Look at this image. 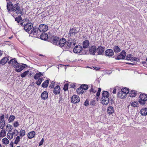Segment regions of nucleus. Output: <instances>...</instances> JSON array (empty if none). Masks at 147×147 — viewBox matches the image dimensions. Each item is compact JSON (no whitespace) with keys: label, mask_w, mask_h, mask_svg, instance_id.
Listing matches in <instances>:
<instances>
[{"label":"nucleus","mask_w":147,"mask_h":147,"mask_svg":"<svg viewBox=\"0 0 147 147\" xmlns=\"http://www.w3.org/2000/svg\"><path fill=\"white\" fill-rule=\"evenodd\" d=\"M48 30V26L47 25L45 24H41L39 26L38 31L40 32H44Z\"/></svg>","instance_id":"0eeeda50"},{"label":"nucleus","mask_w":147,"mask_h":147,"mask_svg":"<svg viewBox=\"0 0 147 147\" xmlns=\"http://www.w3.org/2000/svg\"><path fill=\"white\" fill-rule=\"evenodd\" d=\"M62 99V98L61 96H60L59 98V102H60L61 99Z\"/></svg>","instance_id":"338daca9"},{"label":"nucleus","mask_w":147,"mask_h":147,"mask_svg":"<svg viewBox=\"0 0 147 147\" xmlns=\"http://www.w3.org/2000/svg\"><path fill=\"white\" fill-rule=\"evenodd\" d=\"M96 50L97 49H96L95 46H92L89 49L90 53L91 54L94 55L96 51Z\"/></svg>","instance_id":"ddd939ff"},{"label":"nucleus","mask_w":147,"mask_h":147,"mask_svg":"<svg viewBox=\"0 0 147 147\" xmlns=\"http://www.w3.org/2000/svg\"><path fill=\"white\" fill-rule=\"evenodd\" d=\"M127 94H125L124 93H123L121 91H119L117 94V96L121 98H125L126 96V95Z\"/></svg>","instance_id":"f3484780"},{"label":"nucleus","mask_w":147,"mask_h":147,"mask_svg":"<svg viewBox=\"0 0 147 147\" xmlns=\"http://www.w3.org/2000/svg\"><path fill=\"white\" fill-rule=\"evenodd\" d=\"M20 139L21 138L19 136H17L15 140L14 144H17L20 142Z\"/></svg>","instance_id":"c03bdc74"},{"label":"nucleus","mask_w":147,"mask_h":147,"mask_svg":"<svg viewBox=\"0 0 147 147\" xmlns=\"http://www.w3.org/2000/svg\"><path fill=\"white\" fill-rule=\"evenodd\" d=\"M121 91L126 94H127L129 92V89L127 88H122Z\"/></svg>","instance_id":"2f4dec72"},{"label":"nucleus","mask_w":147,"mask_h":147,"mask_svg":"<svg viewBox=\"0 0 147 147\" xmlns=\"http://www.w3.org/2000/svg\"><path fill=\"white\" fill-rule=\"evenodd\" d=\"M76 39L70 38L67 41L66 45L64 46L66 49L73 47V46L76 45Z\"/></svg>","instance_id":"39448f33"},{"label":"nucleus","mask_w":147,"mask_h":147,"mask_svg":"<svg viewBox=\"0 0 147 147\" xmlns=\"http://www.w3.org/2000/svg\"><path fill=\"white\" fill-rule=\"evenodd\" d=\"M78 31L75 28H71L69 33L68 36L70 37H73V38H75L77 37Z\"/></svg>","instance_id":"423d86ee"},{"label":"nucleus","mask_w":147,"mask_h":147,"mask_svg":"<svg viewBox=\"0 0 147 147\" xmlns=\"http://www.w3.org/2000/svg\"><path fill=\"white\" fill-rule=\"evenodd\" d=\"M25 135V130L21 129L20 131V136L23 137Z\"/></svg>","instance_id":"58836bf2"},{"label":"nucleus","mask_w":147,"mask_h":147,"mask_svg":"<svg viewBox=\"0 0 147 147\" xmlns=\"http://www.w3.org/2000/svg\"><path fill=\"white\" fill-rule=\"evenodd\" d=\"M109 93L107 91H104L102 94V97L101 99L102 103L107 105L109 102Z\"/></svg>","instance_id":"20e7f679"},{"label":"nucleus","mask_w":147,"mask_h":147,"mask_svg":"<svg viewBox=\"0 0 147 147\" xmlns=\"http://www.w3.org/2000/svg\"><path fill=\"white\" fill-rule=\"evenodd\" d=\"M68 84H67L64 85L63 89L65 91H66L68 90Z\"/></svg>","instance_id":"8fccbe9b"},{"label":"nucleus","mask_w":147,"mask_h":147,"mask_svg":"<svg viewBox=\"0 0 147 147\" xmlns=\"http://www.w3.org/2000/svg\"><path fill=\"white\" fill-rule=\"evenodd\" d=\"M136 95V91L134 90H132L131 91L129 94V96L130 97H134Z\"/></svg>","instance_id":"7c9ffc66"},{"label":"nucleus","mask_w":147,"mask_h":147,"mask_svg":"<svg viewBox=\"0 0 147 147\" xmlns=\"http://www.w3.org/2000/svg\"><path fill=\"white\" fill-rule=\"evenodd\" d=\"M54 82L53 81H52V82H51V86H50V87L51 86V88H52L54 86Z\"/></svg>","instance_id":"680f3d73"},{"label":"nucleus","mask_w":147,"mask_h":147,"mask_svg":"<svg viewBox=\"0 0 147 147\" xmlns=\"http://www.w3.org/2000/svg\"><path fill=\"white\" fill-rule=\"evenodd\" d=\"M139 97L140 99L147 100V95L145 94H141Z\"/></svg>","instance_id":"bb28decb"},{"label":"nucleus","mask_w":147,"mask_h":147,"mask_svg":"<svg viewBox=\"0 0 147 147\" xmlns=\"http://www.w3.org/2000/svg\"><path fill=\"white\" fill-rule=\"evenodd\" d=\"M13 6V5L11 2H9V3H7V9L8 11H12Z\"/></svg>","instance_id":"aec40b11"},{"label":"nucleus","mask_w":147,"mask_h":147,"mask_svg":"<svg viewBox=\"0 0 147 147\" xmlns=\"http://www.w3.org/2000/svg\"><path fill=\"white\" fill-rule=\"evenodd\" d=\"M40 38L43 40H45L48 38V36L47 34L45 32H43L40 36Z\"/></svg>","instance_id":"412c9836"},{"label":"nucleus","mask_w":147,"mask_h":147,"mask_svg":"<svg viewBox=\"0 0 147 147\" xmlns=\"http://www.w3.org/2000/svg\"><path fill=\"white\" fill-rule=\"evenodd\" d=\"M115 53H118L120 52L121 50L118 46H115L114 47L113 49Z\"/></svg>","instance_id":"f704fd0d"},{"label":"nucleus","mask_w":147,"mask_h":147,"mask_svg":"<svg viewBox=\"0 0 147 147\" xmlns=\"http://www.w3.org/2000/svg\"><path fill=\"white\" fill-rule=\"evenodd\" d=\"M82 50V46L80 45H76L73 49V52L75 53H80Z\"/></svg>","instance_id":"1a4fd4ad"},{"label":"nucleus","mask_w":147,"mask_h":147,"mask_svg":"<svg viewBox=\"0 0 147 147\" xmlns=\"http://www.w3.org/2000/svg\"><path fill=\"white\" fill-rule=\"evenodd\" d=\"M97 53L98 55H101L104 53L105 51V47L101 46H99L97 49Z\"/></svg>","instance_id":"9b49d317"},{"label":"nucleus","mask_w":147,"mask_h":147,"mask_svg":"<svg viewBox=\"0 0 147 147\" xmlns=\"http://www.w3.org/2000/svg\"><path fill=\"white\" fill-rule=\"evenodd\" d=\"M133 57L131 54L127 55L126 56V59L127 60H130L132 61V59Z\"/></svg>","instance_id":"79ce46f5"},{"label":"nucleus","mask_w":147,"mask_h":147,"mask_svg":"<svg viewBox=\"0 0 147 147\" xmlns=\"http://www.w3.org/2000/svg\"><path fill=\"white\" fill-rule=\"evenodd\" d=\"M138 104H139L138 102L135 101H134L131 103V105L134 107H137Z\"/></svg>","instance_id":"a19ab883"},{"label":"nucleus","mask_w":147,"mask_h":147,"mask_svg":"<svg viewBox=\"0 0 147 147\" xmlns=\"http://www.w3.org/2000/svg\"><path fill=\"white\" fill-rule=\"evenodd\" d=\"M52 42L54 45H56L59 46V38L56 36H53Z\"/></svg>","instance_id":"dca6fc26"},{"label":"nucleus","mask_w":147,"mask_h":147,"mask_svg":"<svg viewBox=\"0 0 147 147\" xmlns=\"http://www.w3.org/2000/svg\"><path fill=\"white\" fill-rule=\"evenodd\" d=\"M29 71H25L20 76L22 78L25 77L28 74Z\"/></svg>","instance_id":"4c0bfd02"},{"label":"nucleus","mask_w":147,"mask_h":147,"mask_svg":"<svg viewBox=\"0 0 147 147\" xmlns=\"http://www.w3.org/2000/svg\"><path fill=\"white\" fill-rule=\"evenodd\" d=\"M19 125V123L17 121H16L14 122V123H13V126L14 127H18Z\"/></svg>","instance_id":"09e8293b"},{"label":"nucleus","mask_w":147,"mask_h":147,"mask_svg":"<svg viewBox=\"0 0 147 147\" xmlns=\"http://www.w3.org/2000/svg\"><path fill=\"white\" fill-rule=\"evenodd\" d=\"M3 143L5 144H7L9 143V141L6 138H4L2 139Z\"/></svg>","instance_id":"e433bc0d"},{"label":"nucleus","mask_w":147,"mask_h":147,"mask_svg":"<svg viewBox=\"0 0 147 147\" xmlns=\"http://www.w3.org/2000/svg\"><path fill=\"white\" fill-rule=\"evenodd\" d=\"M49 83V80H47L44 81L42 84V87L43 88H46Z\"/></svg>","instance_id":"cd10ccee"},{"label":"nucleus","mask_w":147,"mask_h":147,"mask_svg":"<svg viewBox=\"0 0 147 147\" xmlns=\"http://www.w3.org/2000/svg\"><path fill=\"white\" fill-rule=\"evenodd\" d=\"M5 115L4 114L3 115L0 116V121H5L4 119Z\"/></svg>","instance_id":"3c124183"},{"label":"nucleus","mask_w":147,"mask_h":147,"mask_svg":"<svg viewBox=\"0 0 147 147\" xmlns=\"http://www.w3.org/2000/svg\"><path fill=\"white\" fill-rule=\"evenodd\" d=\"M146 100L139 99L138 100V102L141 105H144L146 103Z\"/></svg>","instance_id":"49530a36"},{"label":"nucleus","mask_w":147,"mask_h":147,"mask_svg":"<svg viewBox=\"0 0 147 147\" xmlns=\"http://www.w3.org/2000/svg\"><path fill=\"white\" fill-rule=\"evenodd\" d=\"M132 61H135L138 62L139 61L140 59L136 57H132Z\"/></svg>","instance_id":"603ef678"},{"label":"nucleus","mask_w":147,"mask_h":147,"mask_svg":"<svg viewBox=\"0 0 147 147\" xmlns=\"http://www.w3.org/2000/svg\"><path fill=\"white\" fill-rule=\"evenodd\" d=\"M76 84L75 83H73L70 85L71 87L73 88H75L76 87Z\"/></svg>","instance_id":"6e6d98bb"},{"label":"nucleus","mask_w":147,"mask_h":147,"mask_svg":"<svg viewBox=\"0 0 147 147\" xmlns=\"http://www.w3.org/2000/svg\"><path fill=\"white\" fill-rule=\"evenodd\" d=\"M107 113L109 114H112L114 112V110L113 107L111 106L109 107L107 109Z\"/></svg>","instance_id":"a878e982"},{"label":"nucleus","mask_w":147,"mask_h":147,"mask_svg":"<svg viewBox=\"0 0 147 147\" xmlns=\"http://www.w3.org/2000/svg\"><path fill=\"white\" fill-rule=\"evenodd\" d=\"M105 54L106 56L111 57L113 55L114 52L112 49H107L105 51Z\"/></svg>","instance_id":"f8f14e48"},{"label":"nucleus","mask_w":147,"mask_h":147,"mask_svg":"<svg viewBox=\"0 0 147 147\" xmlns=\"http://www.w3.org/2000/svg\"><path fill=\"white\" fill-rule=\"evenodd\" d=\"M80 86L83 90H87L88 88V86L86 84H82Z\"/></svg>","instance_id":"a18cd8bd"},{"label":"nucleus","mask_w":147,"mask_h":147,"mask_svg":"<svg viewBox=\"0 0 147 147\" xmlns=\"http://www.w3.org/2000/svg\"><path fill=\"white\" fill-rule=\"evenodd\" d=\"M20 24V25L24 26V30L29 34H32L34 37L37 36V34L39 33L38 32V29L36 26L33 27H33L32 24L29 23L26 24L24 22H22Z\"/></svg>","instance_id":"f257e3e1"},{"label":"nucleus","mask_w":147,"mask_h":147,"mask_svg":"<svg viewBox=\"0 0 147 147\" xmlns=\"http://www.w3.org/2000/svg\"><path fill=\"white\" fill-rule=\"evenodd\" d=\"M140 113L142 116H146L147 114V109L146 108L142 109L140 111Z\"/></svg>","instance_id":"5701e85b"},{"label":"nucleus","mask_w":147,"mask_h":147,"mask_svg":"<svg viewBox=\"0 0 147 147\" xmlns=\"http://www.w3.org/2000/svg\"><path fill=\"white\" fill-rule=\"evenodd\" d=\"M13 143L12 142H11L10 144V145L11 146V147H13Z\"/></svg>","instance_id":"0e129e2a"},{"label":"nucleus","mask_w":147,"mask_h":147,"mask_svg":"<svg viewBox=\"0 0 147 147\" xmlns=\"http://www.w3.org/2000/svg\"><path fill=\"white\" fill-rule=\"evenodd\" d=\"M89 105V101L87 99L84 102V105L86 106H88Z\"/></svg>","instance_id":"4d7b16f0"},{"label":"nucleus","mask_w":147,"mask_h":147,"mask_svg":"<svg viewBox=\"0 0 147 147\" xmlns=\"http://www.w3.org/2000/svg\"><path fill=\"white\" fill-rule=\"evenodd\" d=\"M36 133L34 131H32L28 133L27 136L29 139H31L33 138L35 136Z\"/></svg>","instance_id":"a211bd4d"},{"label":"nucleus","mask_w":147,"mask_h":147,"mask_svg":"<svg viewBox=\"0 0 147 147\" xmlns=\"http://www.w3.org/2000/svg\"><path fill=\"white\" fill-rule=\"evenodd\" d=\"M94 68L96 69V70H99L100 68L99 67H94Z\"/></svg>","instance_id":"e2e57ef3"},{"label":"nucleus","mask_w":147,"mask_h":147,"mask_svg":"<svg viewBox=\"0 0 147 147\" xmlns=\"http://www.w3.org/2000/svg\"><path fill=\"white\" fill-rule=\"evenodd\" d=\"M42 76L43 75L42 74V73L40 72H39L38 73L36 74L35 75L34 77V78L35 80H37L40 77Z\"/></svg>","instance_id":"c85d7f7f"},{"label":"nucleus","mask_w":147,"mask_h":147,"mask_svg":"<svg viewBox=\"0 0 147 147\" xmlns=\"http://www.w3.org/2000/svg\"><path fill=\"white\" fill-rule=\"evenodd\" d=\"M5 121H0V127L1 129H3L5 126Z\"/></svg>","instance_id":"37998d69"},{"label":"nucleus","mask_w":147,"mask_h":147,"mask_svg":"<svg viewBox=\"0 0 147 147\" xmlns=\"http://www.w3.org/2000/svg\"><path fill=\"white\" fill-rule=\"evenodd\" d=\"M95 101L94 100H91L90 104L91 105H94Z\"/></svg>","instance_id":"5fc2aeb1"},{"label":"nucleus","mask_w":147,"mask_h":147,"mask_svg":"<svg viewBox=\"0 0 147 147\" xmlns=\"http://www.w3.org/2000/svg\"><path fill=\"white\" fill-rule=\"evenodd\" d=\"M13 131L15 132V133L16 134V136H17L18 134V133H19V132L16 129H15L14 130H13Z\"/></svg>","instance_id":"052dcab7"},{"label":"nucleus","mask_w":147,"mask_h":147,"mask_svg":"<svg viewBox=\"0 0 147 147\" xmlns=\"http://www.w3.org/2000/svg\"><path fill=\"white\" fill-rule=\"evenodd\" d=\"M66 42V40L64 38H62L60 40L59 39V46L61 47H63Z\"/></svg>","instance_id":"4468645a"},{"label":"nucleus","mask_w":147,"mask_h":147,"mask_svg":"<svg viewBox=\"0 0 147 147\" xmlns=\"http://www.w3.org/2000/svg\"><path fill=\"white\" fill-rule=\"evenodd\" d=\"M100 93L97 92L96 94V96H99L100 95Z\"/></svg>","instance_id":"69168bd1"},{"label":"nucleus","mask_w":147,"mask_h":147,"mask_svg":"<svg viewBox=\"0 0 147 147\" xmlns=\"http://www.w3.org/2000/svg\"><path fill=\"white\" fill-rule=\"evenodd\" d=\"M11 63L12 66L15 68V71L17 72H21L27 66L25 64H20L17 62L15 58L11 59L8 63L10 64Z\"/></svg>","instance_id":"f03ea898"},{"label":"nucleus","mask_w":147,"mask_h":147,"mask_svg":"<svg viewBox=\"0 0 147 147\" xmlns=\"http://www.w3.org/2000/svg\"><path fill=\"white\" fill-rule=\"evenodd\" d=\"M126 55V53L125 51H122L118 55L117 58V59H124L125 58V57Z\"/></svg>","instance_id":"9d476101"},{"label":"nucleus","mask_w":147,"mask_h":147,"mask_svg":"<svg viewBox=\"0 0 147 147\" xmlns=\"http://www.w3.org/2000/svg\"><path fill=\"white\" fill-rule=\"evenodd\" d=\"M60 91V88L59 86H55L54 90L53 92L55 94H59Z\"/></svg>","instance_id":"6ab92c4d"},{"label":"nucleus","mask_w":147,"mask_h":147,"mask_svg":"<svg viewBox=\"0 0 147 147\" xmlns=\"http://www.w3.org/2000/svg\"><path fill=\"white\" fill-rule=\"evenodd\" d=\"M11 134V133L10 132H8V133L7 134V138H8L10 140V134Z\"/></svg>","instance_id":"13d9d810"},{"label":"nucleus","mask_w":147,"mask_h":147,"mask_svg":"<svg viewBox=\"0 0 147 147\" xmlns=\"http://www.w3.org/2000/svg\"><path fill=\"white\" fill-rule=\"evenodd\" d=\"M89 42L88 40H85L83 42V47L84 49L88 48L89 45Z\"/></svg>","instance_id":"4be33fe9"},{"label":"nucleus","mask_w":147,"mask_h":147,"mask_svg":"<svg viewBox=\"0 0 147 147\" xmlns=\"http://www.w3.org/2000/svg\"><path fill=\"white\" fill-rule=\"evenodd\" d=\"M8 59L7 57H3L0 61V64L4 65L7 62Z\"/></svg>","instance_id":"b1692460"},{"label":"nucleus","mask_w":147,"mask_h":147,"mask_svg":"<svg viewBox=\"0 0 147 147\" xmlns=\"http://www.w3.org/2000/svg\"><path fill=\"white\" fill-rule=\"evenodd\" d=\"M44 142V139L43 138H42L41 141L40 142L39 144V146H40L42 145L43 143Z\"/></svg>","instance_id":"bf43d9fd"},{"label":"nucleus","mask_w":147,"mask_h":147,"mask_svg":"<svg viewBox=\"0 0 147 147\" xmlns=\"http://www.w3.org/2000/svg\"><path fill=\"white\" fill-rule=\"evenodd\" d=\"M96 88L94 87V88H93V86H92V87L90 90V92H93V93H95L96 92V89H95Z\"/></svg>","instance_id":"de8ad7c7"},{"label":"nucleus","mask_w":147,"mask_h":147,"mask_svg":"<svg viewBox=\"0 0 147 147\" xmlns=\"http://www.w3.org/2000/svg\"><path fill=\"white\" fill-rule=\"evenodd\" d=\"M101 89L100 88H98V92H101Z\"/></svg>","instance_id":"774afa93"},{"label":"nucleus","mask_w":147,"mask_h":147,"mask_svg":"<svg viewBox=\"0 0 147 147\" xmlns=\"http://www.w3.org/2000/svg\"><path fill=\"white\" fill-rule=\"evenodd\" d=\"M77 92L79 94H82L83 93L84 91L80 86V88H79L77 89Z\"/></svg>","instance_id":"473e14b6"},{"label":"nucleus","mask_w":147,"mask_h":147,"mask_svg":"<svg viewBox=\"0 0 147 147\" xmlns=\"http://www.w3.org/2000/svg\"><path fill=\"white\" fill-rule=\"evenodd\" d=\"M15 118V117L13 115H11L8 119V121L9 123H11L13 121Z\"/></svg>","instance_id":"c756f323"},{"label":"nucleus","mask_w":147,"mask_h":147,"mask_svg":"<svg viewBox=\"0 0 147 147\" xmlns=\"http://www.w3.org/2000/svg\"><path fill=\"white\" fill-rule=\"evenodd\" d=\"M8 128V129H9V130L8 129H7L6 130H8V132H11L13 129L12 126L9 124H7V125L6 128Z\"/></svg>","instance_id":"c9c22d12"},{"label":"nucleus","mask_w":147,"mask_h":147,"mask_svg":"<svg viewBox=\"0 0 147 147\" xmlns=\"http://www.w3.org/2000/svg\"><path fill=\"white\" fill-rule=\"evenodd\" d=\"M6 131L5 130L3 129L1 131L0 136L1 137H3L5 136Z\"/></svg>","instance_id":"72a5a7b5"},{"label":"nucleus","mask_w":147,"mask_h":147,"mask_svg":"<svg viewBox=\"0 0 147 147\" xmlns=\"http://www.w3.org/2000/svg\"><path fill=\"white\" fill-rule=\"evenodd\" d=\"M23 11V8L20 6L18 3L15 4L13 5V8L12 11L13 13L12 16L14 17L16 16L19 14L22 16L24 14Z\"/></svg>","instance_id":"7ed1b4c3"},{"label":"nucleus","mask_w":147,"mask_h":147,"mask_svg":"<svg viewBox=\"0 0 147 147\" xmlns=\"http://www.w3.org/2000/svg\"><path fill=\"white\" fill-rule=\"evenodd\" d=\"M38 79V80L36 81V83L39 86L42 81V78H40Z\"/></svg>","instance_id":"ea45409f"},{"label":"nucleus","mask_w":147,"mask_h":147,"mask_svg":"<svg viewBox=\"0 0 147 147\" xmlns=\"http://www.w3.org/2000/svg\"><path fill=\"white\" fill-rule=\"evenodd\" d=\"M48 93L46 91H44L41 94V97L42 100H46L48 97Z\"/></svg>","instance_id":"2eb2a0df"},{"label":"nucleus","mask_w":147,"mask_h":147,"mask_svg":"<svg viewBox=\"0 0 147 147\" xmlns=\"http://www.w3.org/2000/svg\"><path fill=\"white\" fill-rule=\"evenodd\" d=\"M21 16V15H20L19 16H18V17L15 18V21L17 22L18 23H19L20 22V23H22V22H23V20H22V18ZM20 23H19L18 24L20 25Z\"/></svg>","instance_id":"393cba45"},{"label":"nucleus","mask_w":147,"mask_h":147,"mask_svg":"<svg viewBox=\"0 0 147 147\" xmlns=\"http://www.w3.org/2000/svg\"><path fill=\"white\" fill-rule=\"evenodd\" d=\"M119 88L118 87H115L113 89L112 93L113 94H115L116 93V91L117 89H118Z\"/></svg>","instance_id":"864d4df0"},{"label":"nucleus","mask_w":147,"mask_h":147,"mask_svg":"<svg viewBox=\"0 0 147 147\" xmlns=\"http://www.w3.org/2000/svg\"><path fill=\"white\" fill-rule=\"evenodd\" d=\"M71 102L76 104L78 103L80 101V99L79 97L76 95L73 96L71 99Z\"/></svg>","instance_id":"6e6552de"}]
</instances>
